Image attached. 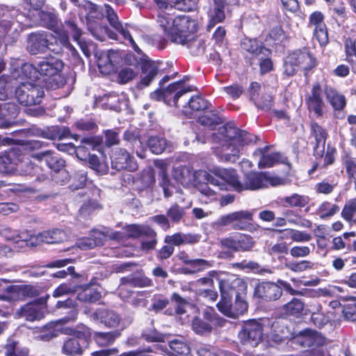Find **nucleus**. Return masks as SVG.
I'll list each match as a JSON object with an SVG mask.
<instances>
[{
	"label": "nucleus",
	"instance_id": "nucleus-1",
	"mask_svg": "<svg viewBox=\"0 0 356 356\" xmlns=\"http://www.w3.org/2000/svg\"><path fill=\"white\" fill-rule=\"evenodd\" d=\"M213 142H219L222 145V158L227 161H236L245 145L254 143L256 136L239 129L227 125L219 129L218 133L213 134Z\"/></svg>",
	"mask_w": 356,
	"mask_h": 356
},
{
	"label": "nucleus",
	"instance_id": "nucleus-2",
	"mask_svg": "<svg viewBox=\"0 0 356 356\" xmlns=\"http://www.w3.org/2000/svg\"><path fill=\"white\" fill-rule=\"evenodd\" d=\"M160 10L159 17L165 22H191L189 16L176 15L175 10L188 12L195 8L197 0H155Z\"/></svg>",
	"mask_w": 356,
	"mask_h": 356
},
{
	"label": "nucleus",
	"instance_id": "nucleus-3",
	"mask_svg": "<svg viewBox=\"0 0 356 356\" xmlns=\"http://www.w3.org/2000/svg\"><path fill=\"white\" fill-rule=\"evenodd\" d=\"M161 27L172 42L190 48L195 45L196 33L200 30L199 24H164Z\"/></svg>",
	"mask_w": 356,
	"mask_h": 356
},
{
	"label": "nucleus",
	"instance_id": "nucleus-4",
	"mask_svg": "<svg viewBox=\"0 0 356 356\" xmlns=\"http://www.w3.org/2000/svg\"><path fill=\"white\" fill-rule=\"evenodd\" d=\"M283 179L270 176L266 172H250L245 175L243 182L239 187L240 192L245 190H258L268 186H276L282 184Z\"/></svg>",
	"mask_w": 356,
	"mask_h": 356
},
{
	"label": "nucleus",
	"instance_id": "nucleus-5",
	"mask_svg": "<svg viewBox=\"0 0 356 356\" xmlns=\"http://www.w3.org/2000/svg\"><path fill=\"white\" fill-rule=\"evenodd\" d=\"M184 83V81H177L163 90H156L150 94V97L156 101L163 100L169 105L172 104L175 106L179 107V100L192 90L191 87H185Z\"/></svg>",
	"mask_w": 356,
	"mask_h": 356
},
{
	"label": "nucleus",
	"instance_id": "nucleus-6",
	"mask_svg": "<svg viewBox=\"0 0 356 356\" xmlns=\"http://www.w3.org/2000/svg\"><path fill=\"white\" fill-rule=\"evenodd\" d=\"M64 67V63L62 60L51 56L44 58L35 66L32 64L26 63L22 66V71L26 76L31 79L32 72H38L42 76H52L60 73Z\"/></svg>",
	"mask_w": 356,
	"mask_h": 356
},
{
	"label": "nucleus",
	"instance_id": "nucleus-7",
	"mask_svg": "<svg viewBox=\"0 0 356 356\" xmlns=\"http://www.w3.org/2000/svg\"><path fill=\"white\" fill-rule=\"evenodd\" d=\"M44 92L43 88L32 83H23L15 89V98L17 102L25 106L36 105L41 103Z\"/></svg>",
	"mask_w": 356,
	"mask_h": 356
},
{
	"label": "nucleus",
	"instance_id": "nucleus-8",
	"mask_svg": "<svg viewBox=\"0 0 356 356\" xmlns=\"http://www.w3.org/2000/svg\"><path fill=\"white\" fill-rule=\"evenodd\" d=\"M238 338L244 345L257 346L264 338V325L261 321H245L238 333Z\"/></svg>",
	"mask_w": 356,
	"mask_h": 356
},
{
	"label": "nucleus",
	"instance_id": "nucleus-9",
	"mask_svg": "<svg viewBox=\"0 0 356 356\" xmlns=\"http://www.w3.org/2000/svg\"><path fill=\"white\" fill-rule=\"evenodd\" d=\"M245 287V282L233 274L229 273L219 278L220 300H232L234 296H239L240 292L244 291Z\"/></svg>",
	"mask_w": 356,
	"mask_h": 356
},
{
	"label": "nucleus",
	"instance_id": "nucleus-10",
	"mask_svg": "<svg viewBox=\"0 0 356 356\" xmlns=\"http://www.w3.org/2000/svg\"><path fill=\"white\" fill-rule=\"evenodd\" d=\"M58 24H47V27L54 31L55 33L54 38H57L64 47L74 51V48L70 43L68 32L70 31L73 39L79 42L81 35V31L77 27L76 24H67V28L66 30L63 29L62 24H60V26H58Z\"/></svg>",
	"mask_w": 356,
	"mask_h": 356
},
{
	"label": "nucleus",
	"instance_id": "nucleus-11",
	"mask_svg": "<svg viewBox=\"0 0 356 356\" xmlns=\"http://www.w3.org/2000/svg\"><path fill=\"white\" fill-rule=\"evenodd\" d=\"M217 307L225 316L237 318L248 311V305L242 297L237 296L234 303L232 302V300H220L217 304Z\"/></svg>",
	"mask_w": 356,
	"mask_h": 356
},
{
	"label": "nucleus",
	"instance_id": "nucleus-12",
	"mask_svg": "<svg viewBox=\"0 0 356 356\" xmlns=\"http://www.w3.org/2000/svg\"><path fill=\"white\" fill-rule=\"evenodd\" d=\"M33 157L38 161H44L47 166L56 172H58L63 179L61 184L68 179V175L65 170H62L65 165V161L62 158L55 155L50 150L42 151L35 153Z\"/></svg>",
	"mask_w": 356,
	"mask_h": 356
},
{
	"label": "nucleus",
	"instance_id": "nucleus-13",
	"mask_svg": "<svg viewBox=\"0 0 356 356\" xmlns=\"http://www.w3.org/2000/svg\"><path fill=\"white\" fill-rule=\"evenodd\" d=\"M205 173L203 171H194L192 168L187 165H179L173 168V178L184 187L196 186L200 181L199 177Z\"/></svg>",
	"mask_w": 356,
	"mask_h": 356
},
{
	"label": "nucleus",
	"instance_id": "nucleus-14",
	"mask_svg": "<svg viewBox=\"0 0 356 356\" xmlns=\"http://www.w3.org/2000/svg\"><path fill=\"white\" fill-rule=\"evenodd\" d=\"M51 35V33L44 31L32 33L29 35L27 51L31 55L44 54L47 49H51V43L49 41Z\"/></svg>",
	"mask_w": 356,
	"mask_h": 356
},
{
	"label": "nucleus",
	"instance_id": "nucleus-15",
	"mask_svg": "<svg viewBox=\"0 0 356 356\" xmlns=\"http://www.w3.org/2000/svg\"><path fill=\"white\" fill-rule=\"evenodd\" d=\"M120 238V234L118 232L112 230H94L92 231L90 237L86 238L81 241L79 246L83 250L92 249L98 245H102L103 241L106 238L116 240Z\"/></svg>",
	"mask_w": 356,
	"mask_h": 356
},
{
	"label": "nucleus",
	"instance_id": "nucleus-16",
	"mask_svg": "<svg viewBox=\"0 0 356 356\" xmlns=\"http://www.w3.org/2000/svg\"><path fill=\"white\" fill-rule=\"evenodd\" d=\"M89 344V339L81 332H76L75 337L65 341L62 347V352L66 355H79Z\"/></svg>",
	"mask_w": 356,
	"mask_h": 356
},
{
	"label": "nucleus",
	"instance_id": "nucleus-17",
	"mask_svg": "<svg viewBox=\"0 0 356 356\" xmlns=\"http://www.w3.org/2000/svg\"><path fill=\"white\" fill-rule=\"evenodd\" d=\"M269 147L257 149L253 154L254 157L259 158L258 166L259 168H270L274 165L286 162V159L277 152L269 153Z\"/></svg>",
	"mask_w": 356,
	"mask_h": 356
},
{
	"label": "nucleus",
	"instance_id": "nucleus-18",
	"mask_svg": "<svg viewBox=\"0 0 356 356\" xmlns=\"http://www.w3.org/2000/svg\"><path fill=\"white\" fill-rule=\"evenodd\" d=\"M193 286L195 288V294L197 297L205 298L211 302L216 300L218 293L215 290L212 278L201 277L193 283Z\"/></svg>",
	"mask_w": 356,
	"mask_h": 356
},
{
	"label": "nucleus",
	"instance_id": "nucleus-19",
	"mask_svg": "<svg viewBox=\"0 0 356 356\" xmlns=\"http://www.w3.org/2000/svg\"><path fill=\"white\" fill-rule=\"evenodd\" d=\"M282 294L281 286L274 282H261L254 289V295L266 301L276 300Z\"/></svg>",
	"mask_w": 356,
	"mask_h": 356
},
{
	"label": "nucleus",
	"instance_id": "nucleus-20",
	"mask_svg": "<svg viewBox=\"0 0 356 356\" xmlns=\"http://www.w3.org/2000/svg\"><path fill=\"white\" fill-rule=\"evenodd\" d=\"M23 17H25L26 20L33 21L36 22L40 20L42 22H57V15L54 9L47 10H30L25 15L19 14L17 15L16 22H22Z\"/></svg>",
	"mask_w": 356,
	"mask_h": 356
},
{
	"label": "nucleus",
	"instance_id": "nucleus-21",
	"mask_svg": "<svg viewBox=\"0 0 356 356\" xmlns=\"http://www.w3.org/2000/svg\"><path fill=\"white\" fill-rule=\"evenodd\" d=\"M125 62L127 65L122 67L117 74L116 81L120 84H126L134 80L138 75L136 70L138 61L135 56H127Z\"/></svg>",
	"mask_w": 356,
	"mask_h": 356
},
{
	"label": "nucleus",
	"instance_id": "nucleus-22",
	"mask_svg": "<svg viewBox=\"0 0 356 356\" xmlns=\"http://www.w3.org/2000/svg\"><path fill=\"white\" fill-rule=\"evenodd\" d=\"M90 319L100 323L108 327H117L120 321V317L115 311L106 308H99L93 312Z\"/></svg>",
	"mask_w": 356,
	"mask_h": 356
},
{
	"label": "nucleus",
	"instance_id": "nucleus-23",
	"mask_svg": "<svg viewBox=\"0 0 356 356\" xmlns=\"http://www.w3.org/2000/svg\"><path fill=\"white\" fill-rule=\"evenodd\" d=\"M111 164L112 168L118 171L125 169L134 171L137 169L136 163L128 152L124 149H120L113 154Z\"/></svg>",
	"mask_w": 356,
	"mask_h": 356
},
{
	"label": "nucleus",
	"instance_id": "nucleus-24",
	"mask_svg": "<svg viewBox=\"0 0 356 356\" xmlns=\"http://www.w3.org/2000/svg\"><path fill=\"white\" fill-rule=\"evenodd\" d=\"M118 60V53L113 50L102 52L97 60L99 72L103 74H109L114 72Z\"/></svg>",
	"mask_w": 356,
	"mask_h": 356
},
{
	"label": "nucleus",
	"instance_id": "nucleus-25",
	"mask_svg": "<svg viewBox=\"0 0 356 356\" xmlns=\"http://www.w3.org/2000/svg\"><path fill=\"white\" fill-rule=\"evenodd\" d=\"M221 181H224L231 185L236 191L240 192L239 187H241V182L239 181L236 172L233 169H223L218 173V178H211V183L216 186H221Z\"/></svg>",
	"mask_w": 356,
	"mask_h": 356
},
{
	"label": "nucleus",
	"instance_id": "nucleus-26",
	"mask_svg": "<svg viewBox=\"0 0 356 356\" xmlns=\"http://www.w3.org/2000/svg\"><path fill=\"white\" fill-rule=\"evenodd\" d=\"M141 70L140 81L137 84L140 89L149 86L158 74V67L152 61L145 60L142 63Z\"/></svg>",
	"mask_w": 356,
	"mask_h": 356
},
{
	"label": "nucleus",
	"instance_id": "nucleus-27",
	"mask_svg": "<svg viewBox=\"0 0 356 356\" xmlns=\"http://www.w3.org/2000/svg\"><path fill=\"white\" fill-rule=\"evenodd\" d=\"M200 235L177 232L172 235H167L164 238L166 244L179 246L185 244H195L200 241Z\"/></svg>",
	"mask_w": 356,
	"mask_h": 356
},
{
	"label": "nucleus",
	"instance_id": "nucleus-28",
	"mask_svg": "<svg viewBox=\"0 0 356 356\" xmlns=\"http://www.w3.org/2000/svg\"><path fill=\"white\" fill-rule=\"evenodd\" d=\"M288 60L290 63H294L296 66L302 65L305 71V77L308 80V74L311 70L312 56L308 50L296 51L288 56Z\"/></svg>",
	"mask_w": 356,
	"mask_h": 356
},
{
	"label": "nucleus",
	"instance_id": "nucleus-29",
	"mask_svg": "<svg viewBox=\"0 0 356 356\" xmlns=\"http://www.w3.org/2000/svg\"><path fill=\"white\" fill-rule=\"evenodd\" d=\"M241 46L243 50L250 53L255 57L260 55L270 56L271 54L268 49L266 48L261 42L255 39L245 38L241 41Z\"/></svg>",
	"mask_w": 356,
	"mask_h": 356
},
{
	"label": "nucleus",
	"instance_id": "nucleus-30",
	"mask_svg": "<svg viewBox=\"0 0 356 356\" xmlns=\"http://www.w3.org/2000/svg\"><path fill=\"white\" fill-rule=\"evenodd\" d=\"M37 239L40 242L53 244L67 241L68 239V236L63 230L54 229L40 233L37 236Z\"/></svg>",
	"mask_w": 356,
	"mask_h": 356
},
{
	"label": "nucleus",
	"instance_id": "nucleus-31",
	"mask_svg": "<svg viewBox=\"0 0 356 356\" xmlns=\"http://www.w3.org/2000/svg\"><path fill=\"white\" fill-rule=\"evenodd\" d=\"M18 317L24 318L26 321H33L43 318V312L36 304H27L22 307L16 313Z\"/></svg>",
	"mask_w": 356,
	"mask_h": 356
},
{
	"label": "nucleus",
	"instance_id": "nucleus-32",
	"mask_svg": "<svg viewBox=\"0 0 356 356\" xmlns=\"http://www.w3.org/2000/svg\"><path fill=\"white\" fill-rule=\"evenodd\" d=\"M75 6L84 9L86 12V22H92V19H100L103 16V8L87 0H83L81 3L78 1Z\"/></svg>",
	"mask_w": 356,
	"mask_h": 356
},
{
	"label": "nucleus",
	"instance_id": "nucleus-33",
	"mask_svg": "<svg viewBox=\"0 0 356 356\" xmlns=\"http://www.w3.org/2000/svg\"><path fill=\"white\" fill-rule=\"evenodd\" d=\"M313 135L316 139V147L314 154L321 157L325 152V140L327 133L321 127L317 124H313Z\"/></svg>",
	"mask_w": 356,
	"mask_h": 356
},
{
	"label": "nucleus",
	"instance_id": "nucleus-34",
	"mask_svg": "<svg viewBox=\"0 0 356 356\" xmlns=\"http://www.w3.org/2000/svg\"><path fill=\"white\" fill-rule=\"evenodd\" d=\"M327 344V339L321 333L313 330V356H330Z\"/></svg>",
	"mask_w": 356,
	"mask_h": 356
},
{
	"label": "nucleus",
	"instance_id": "nucleus-35",
	"mask_svg": "<svg viewBox=\"0 0 356 356\" xmlns=\"http://www.w3.org/2000/svg\"><path fill=\"white\" fill-rule=\"evenodd\" d=\"M305 304L301 300L293 298L291 301L282 306V310L284 314L286 316H293L298 317L303 314Z\"/></svg>",
	"mask_w": 356,
	"mask_h": 356
},
{
	"label": "nucleus",
	"instance_id": "nucleus-36",
	"mask_svg": "<svg viewBox=\"0 0 356 356\" xmlns=\"http://www.w3.org/2000/svg\"><path fill=\"white\" fill-rule=\"evenodd\" d=\"M11 298L16 300H22L26 297H31L35 293V289L32 286H11L8 288Z\"/></svg>",
	"mask_w": 356,
	"mask_h": 356
},
{
	"label": "nucleus",
	"instance_id": "nucleus-37",
	"mask_svg": "<svg viewBox=\"0 0 356 356\" xmlns=\"http://www.w3.org/2000/svg\"><path fill=\"white\" fill-rule=\"evenodd\" d=\"M325 93L328 101L334 109L340 111L346 106V99L344 95L331 88H327Z\"/></svg>",
	"mask_w": 356,
	"mask_h": 356
},
{
	"label": "nucleus",
	"instance_id": "nucleus-38",
	"mask_svg": "<svg viewBox=\"0 0 356 356\" xmlns=\"http://www.w3.org/2000/svg\"><path fill=\"white\" fill-rule=\"evenodd\" d=\"M169 347L168 354L170 356H186L190 353L188 345L183 340H172L169 342Z\"/></svg>",
	"mask_w": 356,
	"mask_h": 356
},
{
	"label": "nucleus",
	"instance_id": "nucleus-39",
	"mask_svg": "<svg viewBox=\"0 0 356 356\" xmlns=\"http://www.w3.org/2000/svg\"><path fill=\"white\" fill-rule=\"evenodd\" d=\"M184 103V104L182 105L183 108H186L187 104L189 108L195 111L209 109L211 106L209 102L200 95L191 97L187 102Z\"/></svg>",
	"mask_w": 356,
	"mask_h": 356
},
{
	"label": "nucleus",
	"instance_id": "nucleus-40",
	"mask_svg": "<svg viewBox=\"0 0 356 356\" xmlns=\"http://www.w3.org/2000/svg\"><path fill=\"white\" fill-rule=\"evenodd\" d=\"M56 307L57 309H69L70 311L67 313V315L63 318V321L68 322L70 321H74L76 318L78 314V309L76 308V303L74 300L72 299H67L65 301H58Z\"/></svg>",
	"mask_w": 356,
	"mask_h": 356
},
{
	"label": "nucleus",
	"instance_id": "nucleus-41",
	"mask_svg": "<svg viewBox=\"0 0 356 356\" xmlns=\"http://www.w3.org/2000/svg\"><path fill=\"white\" fill-rule=\"evenodd\" d=\"M91 26L88 27V29L92 31V35L100 40H104V36L102 34L104 32L107 35L114 40H117V33L111 30L107 26H102V24H90Z\"/></svg>",
	"mask_w": 356,
	"mask_h": 356
},
{
	"label": "nucleus",
	"instance_id": "nucleus-42",
	"mask_svg": "<svg viewBox=\"0 0 356 356\" xmlns=\"http://www.w3.org/2000/svg\"><path fill=\"white\" fill-rule=\"evenodd\" d=\"M86 163H88V166L98 175H105L108 172L107 163L95 154H91Z\"/></svg>",
	"mask_w": 356,
	"mask_h": 356
},
{
	"label": "nucleus",
	"instance_id": "nucleus-43",
	"mask_svg": "<svg viewBox=\"0 0 356 356\" xmlns=\"http://www.w3.org/2000/svg\"><path fill=\"white\" fill-rule=\"evenodd\" d=\"M234 229H244L246 227V222L252 220V213L248 211H236L234 212Z\"/></svg>",
	"mask_w": 356,
	"mask_h": 356
},
{
	"label": "nucleus",
	"instance_id": "nucleus-44",
	"mask_svg": "<svg viewBox=\"0 0 356 356\" xmlns=\"http://www.w3.org/2000/svg\"><path fill=\"white\" fill-rule=\"evenodd\" d=\"M148 147L156 154L163 153L168 147V142L163 138L152 136L148 140Z\"/></svg>",
	"mask_w": 356,
	"mask_h": 356
},
{
	"label": "nucleus",
	"instance_id": "nucleus-45",
	"mask_svg": "<svg viewBox=\"0 0 356 356\" xmlns=\"http://www.w3.org/2000/svg\"><path fill=\"white\" fill-rule=\"evenodd\" d=\"M101 293L95 289L86 287L80 291L77 295V298L81 302H95L99 300Z\"/></svg>",
	"mask_w": 356,
	"mask_h": 356
},
{
	"label": "nucleus",
	"instance_id": "nucleus-46",
	"mask_svg": "<svg viewBox=\"0 0 356 356\" xmlns=\"http://www.w3.org/2000/svg\"><path fill=\"white\" fill-rule=\"evenodd\" d=\"M120 336L118 331L109 332H98L95 334V341L100 346H107L112 344L115 339Z\"/></svg>",
	"mask_w": 356,
	"mask_h": 356
},
{
	"label": "nucleus",
	"instance_id": "nucleus-47",
	"mask_svg": "<svg viewBox=\"0 0 356 356\" xmlns=\"http://www.w3.org/2000/svg\"><path fill=\"white\" fill-rule=\"evenodd\" d=\"M339 211V207L337 204H333L325 202L321 204L316 213L321 219L331 217Z\"/></svg>",
	"mask_w": 356,
	"mask_h": 356
},
{
	"label": "nucleus",
	"instance_id": "nucleus-48",
	"mask_svg": "<svg viewBox=\"0 0 356 356\" xmlns=\"http://www.w3.org/2000/svg\"><path fill=\"white\" fill-rule=\"evenodd\" d=\"M325 104L322 95L320 92L319 87H313V111L317 117H321L323 114Z\"/></svg>",
	"mask_w": 356,
	"mask_h": 356
},
{
	"label": "nucleus",
	"instance_id": "nucleus-49",
	"mask_svg": "<svg viewBox=\"0 0 356 356\" xmlns=\"http://www.w3.org/2000/svg\"><path fill=\"white\" fill-rule=\"evenodd\" d=\"M198 122L203 126L213 128L216 125L222 123V120L219 115L213 112H209L198 118Z\"/></svg>",
	"mask_w": 356,
	"mask_h": 356
},
{
	"label": "nucleus",
	"instance_id": "nucleus-50",
	"mask_svg": "<svg viewBox=\"0 0 356 356\" xmlns=\"http://www.w3.org/2000/svg\"><path fill=\"white\" fill-rule=\"evenodd\" d=\"M185 214L184 208L177 204H172L166 211V215L170 221L173 223H179Z\"/></svg>",
	"mask_w": 356,
	"mask_h": 356
},
{
	"label": "nucleus",
	"instance_id": "nucleus-51",
	"mask_svg": "<svg viewBox=\"0 0 356 356\" xmlns=\"http://www.w3.org/2000/svg\"><path fill=\"white\" fill-rule=\"evenodd\" d=\"M6 356H28V349L21 347L17 342L12 341L6 346Z\"/></svg>",
	"mask_w": 356,
	"mask_h": 356
},
{
	"label": "nucleus",
	"instance_id": "nucleus-52",
	"mask_svg": "<svg viewBox=\"0 0 356 356\" xmlns=\"http://www.w3.org/2000/svg\"><path fill=\"white\" fill-rule=\"evenodd\" d=\"M342 161L348 178L351 179L356 177V158L346 154L343 156Z\"/></svg>",
	"mask_w": 356,
	"mask_h": 356
},
{
	"label": "nucleus",
	"instance_id": "nucleus-53",
	"mask_svg": "<svg viewBox=\"0 0 356 356\" xmlns=\"http://www.w3.org/2000/svg\"><path fill=\"white\" fill-rule=\"evenodd\" d=\"M192 328L198 334H209L212 330L211 325L200 318H195L193 320Z\"/></svg>",
	"mask_w": 356,
	"mask_h": 356
},
{
	"label": "nucleus",
	"instance_id": "nucleus-54",
	"mask_svg": "<svg viewBox=\"0 0 356 356\" xmlns=\"http://www.w3.org/2000/svg\"><path fill=\"white\" fill-rule=\"evenodd\" d=\"M236 243L238 251H249L253 248L254 241L249 235L240 234L236 236Z\"/></svg>",
	"mask_w": 356,
	"mask_h": 356
},
{
	"label": "nucleus",
	"instance_id": "nucleus-55",
	"mask_svg": "<svg viewBox=\"0 0 356 356\" xmlns=\"http://www.w3.org/2000/svg\"><path fill=\"white\" fill-rule=\"evenodd\" d=\"M13 154H8L0 159V168L6 173H10L17 169V164L13 161Z\"/></svg>",
	"mask_w": 356,
	"mask_h": 356
},
{
	"label": "nucleus",
	"instance_id": "nucleus-56",
	"mask_svg": "<svg viewBox=\"0 0 356 356\" xmlns=\"http://www.w3.org/2000/svg\"><path fill=\"white\" fill-rule=\"evenodd\" d=\"M35 238L32 235L29 234L27 232H23L20 234H13L10 236H7V239L13 241L14 243H22L26 246L33 245V242L31 241Z\"/></svg>",
	"mask_w": 356,
	"mask_h": 356
},
{
	"label": "nucleus",
	"instance_id": "nucleus-57",
	"mask_svg": "<svg viewBox=\"0 0 356 356\" xmlns=\"http://www.w3.org/2000/svg\"><path fill=\"white\" fill-rule=\"evenodd\" d=\"M254 103L259 108L264 111H268L273 106V99L270 94L263 92Z\"/></svg>",
	"mask_w": 356,
	"mask_h": 356
},
{
	"label": "nucleus",
	"instance_id": "nucleus-58",
	"mask_svg": "<svg viewBox=\"0 0 356 356\" xmlns=\"http://www.w3.org/2000/svg\"><path fill=\"white\" fill-rule=\"evenodd\" d=\"M356 214V198L349 200L345 204L342 211L341 216L346 220H352Z\"/></svg>",
	"mask_w": 356,
	"mask_h": 356
},
{
	"label": "nucleus",
	"instance_id": "nucleus-59",
	"mask_svg": "<svg viewBox=\"0 0 356 356\" xmlns=\"http://www.w3.org/2000/svg\"><path fill=\"white\" fill-rule=\"evenodd\" d=\"M48 77L45 82V86L48 89L55 90L59 88L63 87L66 83L65 78L60 73L49 76Z\"/></svg>",
	"mask_w": 356,
	"mask_h": 356
},
{
	"label": "nucleus",
	"instance_id": "nucleus-60",
	"mask_svg": "<svg viewBox=\"0 0 356 356\" xmlns=\"http://www.w3.org/2000/svg\"><path fill=\"white\" fill-rule=\"evenodd\" d=\"M160 177L161 178V180L160 181V186L163 188L164 197H171L175 190V186L170 182V180L168 177L167 172L163 171Z\"/></svg>",
	"mask_w": 356,
	"mask_h": 356
},
{
	"label": "nucleus",
	"instance_id": "nucleus-61",
	"mask_svg": "<svg viewBox=\"0 0 356 356\" xmlns=\"http://www.w3.org/2000/svg\"><path fill=\"white\" fill-rule=\"evenodd\" d=\"M110 25H111V28H113L115 31L118 32L122 35H123L124 39H127L130 42L133 49L136 51H137V52L140 51V49H139L138 45L136 44L135 41L134 40L133 38L131 35V33L127 29V28H124L122 26V24H110Z\"/></svg>",
	"mask_w": 356,
	"mask_h": 356
},
{
	"label": "nucleus",
	"instance_id": "nucleus-62",
	"mask_svg": "<svg viewBox=\"0 0 356 356\" xmlns=\"http://www.w3.org/2000/svg\"><path fill=\"white\" fill-rule=\"evenodd\" d=\"M188 266L194 273H196L211 268L213 266V261L204 259H195L191 260Z\"/></svg>",
	"mask_w": 356,
	"mask_h": 356
},
{
	"label": "nucleus",
	"instance_id": "nucleus-63",
	"mask_svg": "<svg viewBox=\"0 0 356 356\" xmlns=\"http://www.w3.org/2000/svg\"><path fill=\"white\" fill-rule=\"evenodd\" d=\"M171 300L176 303L175 310L179 314H182L186 312V307L189 304L187 299L182 298L177 293H172Z\"/></svg>",
	"mask_w": 356,
	"mask_h": 356
},
{
	"label": "nucleus",
	"instance_id": "nucleus-64",
	"mask_svg": "<svg viewBox=\"0 0 356 356\" xmlns=\"http://www.w3.org/2000/svg\"><path fill=\"white\" fill-rule=\"evenodd\" d=\"M124 139L129 142L134 148L140 147L142 142L139 137V133L137 130H127L124 134Z\"/></svg>",
	"mask_w": 356,
	"mask_h": 356
}]
</instances>
